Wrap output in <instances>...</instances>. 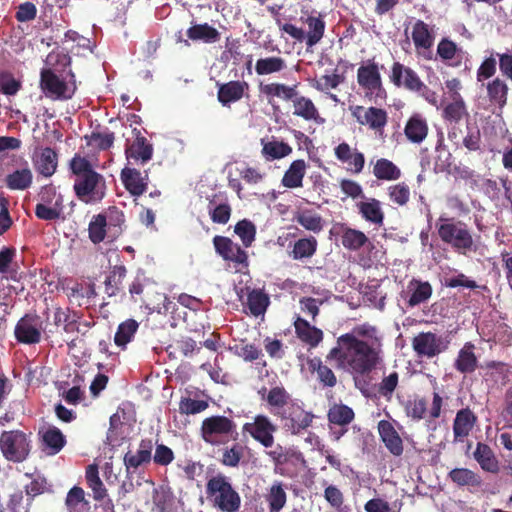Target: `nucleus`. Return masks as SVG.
<instances>
[{"instance_id":"22","label":"nucleus","mask_w":512,"mask_h":512,"mask_svg":"<svg viewBox=\"0 0 512 512\" xmlns=\"http://www.w3.org/2000/svg\"><path fill=\"white\" fill-rule=\"evenodd\" d=\"M153 448L152 439H142L136 452L128 451L123 458L127 472H135L140 466L149 464L152 460Z\"/></svg>"},{"instance_id":"6","label":"nucleus","mask_w":512,"mask_h":512,"mask_svg":"<svg viewBox=\"0 0 512 512\" xmlns=\"http://www.w3.org/2000/svg\"><path fill=\"white\" fill-rule=\"evenodd\" d=\"M236 432V423L224 415H214L205 418L200 427L202 440L212 446L222 443V438H228Z\"/></svg>"},{"instance_id":"53","label":"nucleus","mask_w":512,"mask_h":512,"mask_svg":"<svg viewBox=\"0 0 512 512\" xmlns=\"http://www.w3.org/2000/svg\"><path fill=\"white\" fill-rule=\"evenodd\" d=\"M287 67L286 61L278 56L259 58L255 64V72L259 76L278 73Z\"/></svg>"},{"instance_id":"28","label":"nucleus","mask_w":512,"mask_h":512,"mask_svg":"<svg viewBox=\"0 0 512 512\" xmlns=\"http://www.w3.org/2000/svg\"><path fill=\"white\" fill-rule=\"evenodd\" d=\"M293 325L297 338L311 348L317 347L323 340V331L300 316L295 319Z\"/></svg>"},{"instance_id":"49","label":"nucleus","mask_w":512,"mask_h":512,"mask_svg":"<svg viewBox=\"0 0 512 512\" xmlns=\"http://www.w3.org/2000/svg\"><path fill=\"white\" fill-rule=\"evenodd\" d=\"M126 274L127 269L124 265H115L110 273L106 276L104 286L105 293L109 297L116 296L119 293Z\"/></svg>"},{"instance_id":"17","label":"nucleus","mask_w":512,"mask_h":512,"mask_svg":"<svg viewBox=\"0 0 512 512\" xmlns=\"http://www.w3.org/2000/svg\"><path fill=\"white\" fill-rule=\"evenodd\" d=\"M213 244L217 254L224 260L233 262L242 268L248 267L247 252L230 238L216 235L213 238Z\"/></svg>"},{"instance_id":"33","label":"nucleus","mask_w":512,"mask_h":512,"mask_svg":"<svg viewBox=\"0 0 512 512\" xmlns=\"http://www.w3.org/2000/svg\"><path fill=\"white\" fill-rule=\"evenodd\" d=\"M473 456L482 470L493 474L499 472V461L488 444L482 442L477 443Z\"/></svg>"},{"instance_id":"41","label":"nucleus","mask_w":512,"mask_h":512,"mask_svg":"<svg viewBox=\"0 0 512 512\" xmlns=\"http://www.w3.org/2000/svg\"><path fill=\"white\" fill-rule=\"evenodd\" d=\"M269 512H280L287 503V493L282 482H274L265 494Z\"/></svg>"},{"instance_id":"52","label":"nucleus","mask_w":512,"mask_h":512,"mask_svg":"<svg viewBox=\"0 0 512 512\" xmlns=\"http://www.w3.org/2000/svg\"><path fill=\"white\" fill-rule=\"evenodd\" d=\"M42 442L49 454L55 455L65 446L66 439L59 428L52 426L42 433Z\"/></svg>"},{"instance_id":"30","label":"nucleus","mask_w":512,"mask_h":512,"mask_svg":"<svg viewBox=\"0 0 512 512\" xmlns=\"http://www.w3.org/2000/svg\"><path fill=\"white\" fill-rule=\"evenodd\" d=\"M475 345L472 342H466L458 352L454 362V368L462 374L473 373L478 366V359L475 355Z\"/></svg>"},{"instance_id":"51","label":"nucleus","mask_w":512,"mask_h":512,"mask_svg":"<svg viewBox=\"0 0 512 512\" xmlns=\"http://www.w3.org/2000/svg\"><path fill=\"white\" fill-rule=\"evenodd\" d=\"M260 91L267 97L269 103L274 97L289 101L296 94V85L288 86L283 83H269L266 85H261Z\"/></svg>"},{"instance_id":"21","label":"nucleus","mask_w":512,"mask_h":512,"mask_svg":"<svg viewBox=\"0 0 512 512\" xmlns=\"http://www.w3.org/2000/svg\"><path fill=\"white\" fill-rule=\"evenodd\" d=\"M248 82L233 80L227 83L218 84L217 99L224 107L231 103L240 101L249 91Z\"/></svg>"},{"instance_id":"26","label":"nucleus","mask_w":512,"mask_h":512,"mask_svg":"<svg viewBox=\"0 0 512 512\" xmlns=\"http://www.w3.org/2000/svg\"><path fill=\"white\" fill-rule=\"evenodd\" d=\"M136 133L135 140L126 146L125 155L128 161L134 160L145 164L150 161L153 156V146L147 139L141 135L140 131L134 129Z\"/></svg>"},{"instance_id":"23","label":"nucleus","mask_w":512,"mask_h":512,"mask_svg":"<svg viewBox=\"0 0 512 512\" xmlns=\"http://www.w3.org/2000/svg\"><path fill=\"white\" fill-rule=\"evenodd\" d=\"M145 174L136 168L124 167L121 170L120 178L125 189L134 197L143 195L148 187V173Z\"/></svg>"},{"instance_id":"5","label":"nucleus","mask_w":512,"mask_h":512,"mask_svg":"<svg viewBox=\"0 0 512 512\" xmlns=\"http://www.w3.org/2000/svg\"><path fill=\"white\" fill-rule=\"evenodd\" d=\"M357 83L364 91L365 97L373 102L387 98L378 64L374 59L368 60L357 70Z\"/></svg>"},{"instance_id":"10","label":"nucleus","mask_w":512,"mask_h":512,"mask_svg":"<svg viewBox=\"0 0 512 512\" xmlns=\"http://www.w3.org/2000/svg\"><path fill=\"white\" fill-rule=\"evenodd\" d=\"M277 430V425L264 414H257L253 417L251 422H246L242 426L243 433L249 434L254 441L258 442L266 449L274 446V434Z\"/></svg>"},{"instance_id":"2","label":"nucleus","mask_w":512,"mask_h":512,"mask_svg":"<svg viewBox=\"0 0 512 512\" xmlns=\"http://www.w3.org/2000/svg\"><path fill=\"white\" fill-rule=\"evenodd\" d=\"M206 498L217 512H240L242 498L230 477L217 473L208 478L205 485Z\"/></svg>"},{"instance_id":"20","label":"nucleus","mask_w":512,"mask_h":512,"mask_svg":"<svg viewBox=\"0 0 512 512\" xmlns=\"http://www.w3.org/2000/svg\"><path fill=\"white\" fill-rule=\"evenodd\" d=\"M380 440L386 449L395 457L403 454L404 444L393 423L388 420H380L377 425Z\"/></svg>"},{"instance_id":"13","label":"nucleus","mask_w":512,"mask_h":512,"mask_svg":"<svg viewBox=\"0 0 512 512\" xmlns=\"http://www.w3.org/2000/svg\"><path fill=\"white\" fill-rule=\"evenodd\" d=\"M277 418L292 434H298L311 426L314 415L293 401Z\"/></svg>"},{"instance_id":"32","label":"nucleus","mask_w":512,"mask_h":512,"mask_svg":"<svg viewBox=\"0 0 512 512\" xmlns=\"http://www.w3.org/2000/svg\"><path fill=\"white\" fill-rule=\"evenodd\" d=\"M5 184L10 190H26L33 182V173L27 162L22 168L16 169L5 177Z\"/></svg>"},{"instance_id":"58","label":"nucleus","mask_w":512,"mask_h":512,"mask_svg":"<svg viewBox=\"0 0 512 512\" xmlns=\"http://www.w3.org/2000/svg\"><path fill=\"white\" fill-rule=\"evenodd\" d=\"M107 221L104 214H97L93 216L89 223L88 232L89 238L94 244L102 242L107 233Z\"/></svg>"},{"instance_id":"63","label":"nucleus","mask_w":512,"mask_h":512,"mask_svg":"<svg viewBox=\"0 0 512 512\" xmlns=\"http://www.w3.org/2000/svg\"><path fill=\"white\" fill-rule=\"evenodd\" d=\"M209 404L205 400H195L189 397L181 398L179 402V412L185 415H193L203 412Z\"/></svg>"},{"instance_id":"46","label":"nucleus","mask_w":512,"mask_h":512,"mask_svg":"<svg viewBox=\"0 0 512 512\" xmlns=\"http://www.w3.org/2000/svg\"><path fill=\"white\" fill-rule=\"evenodd\" d=\"M308 26L307 34L305 35V42L307 47H313L324 36L325 21L319 16H308L304 21Z\"/></svg>"},{"instance_id":"39","label":"nucleus","mask_w":512,"mask_h":512,"mask_svg":"<svg viewBox=\"0 0 512 512\" xmlns=\"http://www.w3.org/2000/svg\"><path fill=\"white\" fill-rule=\"evenodd\" d=\"M85 480L88 488L92 490L95 501L101 502L108 496L107 489L99 477V469L96 464H90L86 467Z\"/></svg>"},{"instance_id":"1","label":"nucleus","mask_w":512,"mask_h":512,"mask_svg":"<svg viewBox=\"0 0 512 512\" xmlns=\"http://www.w3.org/2000/svg\"><path fill=\"white\" fill-rule=\"evenodd\" d=\"M383 334L368 322L356 325L337 337L336 346L326 355L338 369L352 375L355 382L369 376L384 361Z\"/></svg>"},{"instance_id":"4","label":"nucleus","mask_w":512,"mask_h":512,"mask_svg":"<svg viewBox=\"0 0 512 512\" xmlns=\"http://www.w3.org/2000/svg\"><path fill=\"white\" fill-rule=\"evenodd\" d=\"M439 221L443 223L437 225V231L444 243L463 254L473 249V237L464 222L442 217L439 218Z\"/></svg>"},{"instance_id":"18","label":"nucleus","mask_w":512,"mask_h":512,"mask_svg":"<svg viewBox=\"0 0 512 512\" xmlns=\"http://www.w3.org/2000/svg\"><path fill=\"white\" fill-rule=\"evenodd\" d=\"M412 40L418 56L432 60V47L434 44L435 36L429 25L423 20H417L412 29Z\"/></svg>"},{"instance_id":"36","label":"nucleus","mask_w":512,"mask_h":512,"mask_svg":"<svg viewBox=\"0 0 512 512\" xmlns=\"http://www.w3.org/2000/svg\"><path fill=\"white\" fill-rule=\"evenodd\" d=\"M451 97L452 101L443 107L442 118L450 123H459L468 115L466 104L459 92H454Z\"/></svg>"},{"instance_id":"47","label":"nucleus","mask_w":512,"mask_h":512,"mask_svg":"<svg viewBox=\"0 0 512 512\" xmlns=\"http://www.w3.org/2000/svg\"><path fill=\"white\" fill-rule=\"evenodd\" d=\"M261 142L263 145L261 153L268 161L282 159L292 153V147L283 141L272 140L264 142L262 139Z\"/></svg>"},{"instance_id":"43","label":"nucleus","mask_w":512,"mask_h":512,"mask_svg":"<svg viewBox=\"0 0 512 512\" xmlns=\"http://www.w3.org/2000/svg\"><path fill=\"white\" fill-rule=\"evenodd\" d=\"M330 424L347 427L355 418L353 409L345 404H333L327 413Z\"/></svg>"},{"instance_id":"44","label":"nucleus","mask_w":512,"mask_h":512,"mask_svg":"<svg viewBox=\"0 0 512 512\" xmlns=\"http://www.w3.org/2000/svg\"><path fill=\"white\" fill-rule=\"evenodd\" d=\"M186 34L192 41H203L205 43H215L220 39L219 31L208 23L195 24L187 30Z\"/></svg>"},{"instance_id":"16","label":"nucleus","mask_w":512,"mask_h":512,"mask_svg":"<svg viewBox=\"0 0 512 512\" xmlns=\"http://www.w3.org/2000/svg\"><path fill=\"white\" fill-rule=\"evenodd\" d=\"M330 234L339 236L342 246L348 251H359L371 245V241L363 231L348 227L345 223L335 224Z\"/></svg>"},{"instance_id":"14","label":"nucleus","mask_w":512,"mask_h":512,"mask_svg":"<svg viewBox=\"0 0 512 512\" xmlns=\"http://www.w3.org/2000/svg\"><path fill=\"white\" fill-rule=\"evenodd\" d=\"M101 181L103 177L96 171L76 178L73 186L76 196L86 203L102 199L104 192L98 189Z\"/></svg>"},{"instance_id":"60","label":"nucleus","mask_w":512,"mask_h":512,"mask_svg":"<svg viewBox=\"0 0 512 512\" xmlns=\"http://www.w3.org/2000/svg\"><path fill=\"white\" fill-rule=\"evenodd\" d=\"M296 221L308 231L319 233L323 229V219L318 214H312L309 211L297 215Z\"/></svg>"},{"instance_id":"7","label":"nucleus","mask_w":512,"mask_h":512,"mask_svg":"<svg viewBox=\"0 0 512 512\" xmlns=\"http://www.w3.org/2000/svg\"><path fill=\"white\" fill-rule=\"evenodd\" d=\"M349 110L360 126L366 127L376 136L383 137L389 119L388 112L385 109L376 106L352 105Z\"/></svg>"},{"instance_id":"8","label":"nucleus","mask_w":512,"mask_h":512,"mask_svg":"<svg viewBox=\"0 0 512 512\" xmlns=\"http://www.w3.org/2000/svg\"><path fill=\"white\" fill-rule=\"evenodd\" d=\"M0 449L6 460L15 463L23 462L30 452L27 435L20 430L2 432Z\"/></svg>"},{"instance_id":"25","label":"nucleus","mask_w":512,"mask_h":512,"mask_svg":"<svg viewBox=\"0 0 512 512\" xmlns=\"http://www.w3.org/2000/svg\"><path fill=\"white\" fill-rule=\"evenodd\" d=\"M334 153L336 158L348 165V170L354 174H360L365 165V156L357 149H352L346 142L340 143L335 147Z\"/></svg>"},{"instance_id":"34","label":"nucleus","mask_w":512,"mask_h":512,"mask_svg":"<svg viewBox=\"0 0 512 512\" xmlns=\"http://www.w3.org/2000/svg\"><path fill=\"white\" fill-rule=\"evenodd\" d=\"M306 167V162L303 159L294 160L282 177V185L289 189L302 187Z\"/></svg>"},{"instance_id":"11","label":"nucleus","mask_w":512,"mask_h":512,"mask_svg":"<svg viewBox=\"0 0 512 512\" xmlns=\"http://www.w3.org/2000/svg\"><path fill=\"white\" fill-rule=\"evenodd\" d=\"M43 321L36 313H26L15 325L14 336L18 343L32 345L40 343Z\"/></svg>"},{"instance_id":"62","label":"nucleus","mask_w":512,"mask_h":512,"mask_svg":"<svg viewBox=\"0 0 512 512\" xmlns=\"http://www.w3.org/2000/svg\"><path fill=\"white\" fill-rule=\"evenodd\" d=\"M214 200H209V215L214 223L226 224L231 216V207L228 203H221L216 206Z\"/></svg>"},{"instance_id":"9","label":"nucleus","mask_w":512,"mask_h":512,"mask_svg":"<svg viewBox=\"0 0 512 512\" xmlns=\"http://www.w3.org/2000/svg\"><path fill=\"white\" fill-rule=\"evenodd\" d=\"M443 398L438 392H433L431 407L427 408V400L424 397L415 396L408 399L405 403L404 410L408 418L413 421L428 419L433 421L441 416L443 407Z\"/></svg>"},{"instance_id":"35","label":"nucleus","mask_w":512,"mask_h":512,"mask_svg":"<svg viewBox=\"0 0 512 512\" xmlns=\"http://www.w3.org/2000/svg\"><path fill=\"white\" fill-rule=\"evenodd\" d=\"M293 103V115L301 117L306 121H317L319 118V112L315 104L310 98L302 96L296 90L295 96L290 99Z\"/></svg>"},{"instance_id":"12","label":"nucleus","mask_w":512,"mask_h":512,"mask_svg":"<svg viewBox=\"0 0 512 512\" xmlns=\"http://www.w3.org/2000/svg\"><path fill=\"white\" fill-rule=\"evenodd\" d=\"M411 344L417 356L428 359L438 356L448 348V342L432 332H420L414 336Z\"/></svg>"},{"instance_id":"27","label":"nucleus","mask_w":512,"mask_h":512,"mask_svg":"<svg viewBox=\"0 0 512 512\" xmlns=\"http://www.w3.org/2000/svg\"><path fill=\"white\" fill-rule=\"evenodd\" d=\"M428 132V122L426 118L419 113H415L409 117L404 127L405 137L413 144H421L427 138Z\"/></svg>"},{"instance_id":"64","label":"nucleus","mask_w":512,"mask_h":512,"mask_svg":"<svg viewBox=\"0 0 512 512\" xmlns=\"http://www.w3.org/2000/svg\"><path fill=\"white\" fill-rule=\"evenodd\" d=\"M399 383V374L396 371L384 376L378 385V393L390 400Z\"/></svg>"},{"instance_id":"42","label":"nucleus","mask_w":512,"mask_h":512,"mask_svg":"<svg viewBox=\"0 0 512 512\" xmlns=\"http://www.w3.org/2000/svg\"><path fill=\"white\" fill-rule=\"evenodd\" d=\"M67 512H89L90 502L85 497L83 488L73 486L67 493L65 499Z\"/></svg>"},{"instance_id":"50","label":"nucleus","mask_w":512,"mask_h":512,"mask_svg":"<svg viewBox=\"0 0 512 512\" xmlns=\"http://www.w3.org/2000/svg\"><path fill=\"white\" fill-rule=\"evenodd\" d=\"M373 175L378 180L393 181L401 177V170L389 159H378L373 167Z\"/></svg>"},{"instance_id":"57","label":"nucleus","mask_w":512,"mask_h":512,"mask_svg":"<svg viewBox=\"0 0 512 512\" xmlns=\"http://www.w3.org/2000/svg\"><path fill=\"white\" fill-rule=\"evenodd\" d=\"M107 221L108 232L112 238H117L122 232L125 225V215L122 210L115 206L109 207L105 215Z\"/></svg>"},{"instance_id":"29","label":"nucleus","mask_w":512,"mask_h":512,"mask_svg":"<svg viewBox=\"0 0 512 512\" xmlns=\"http://www.w3.org/2000/svg\"><path fill=\"white\" fill-rule=\"evenodd\" d=\"M307 364L310 372L316 374V380L322 388H334L337 385L336 374L320 357L308 359Z\"/></svg>"},{"instance_id":"38","label":"nucleus","mask_w":512,"mask_h":512,"mask_svg":"<svg viewBox=\"0 0 512 512\" xmlns=\"http://www.w3.org/2000/svg\"><path fill=\"white\" fill-rule=\"evenodd\" d=\"M58 166V154L50 148L45 147L42 149L40 155L35 160L36 170L44 177H51Z\"/></svg>"},{"instance_id":"55","label":"nucleus","mask_w":512,"mask_h":512,"mask_svg":"<svg viewBox=\"0 0 512 512\" xmlns=\"http://www.w3.org/2000/svg\"><path fill=\"white\" fill-rule=\"evenodd\" d=\"M508 90L507 84L499 78L494 79L487 85L489 100L500 108H503L507 103Z\"/></svg>"},{"instance_id":"54","label":"nucleus","mask_w":512,"mask_h":512,"mask_svg":"<svg viewBox=\"0 0 512 512\" xmlns=\"http://www.w3.org/2000/svg\"><path fill=\"white\" fill-rule=\"evenodd\" d=\"M139 323L134 319H127L120 323L114 336V342L118 347H125L132 341L137 332Z\"/></svg>"},{"instance_id":"56","label":"nucleus","mask_w":512,"mask_h":512,"mask_svg":"<svg viewBox=\"0 0 512 512\" xmlns=\"http://www.w3.org/2000/svg\"><path fill=\"white\" fill-rule=\"evenodd\" d=\"M448 477L458 486H478L481 483L479 475L468 468H454Z\"/></svg>"},{"instance_id":"24","label":"nucleus","mask_w":512,"mask_h":512,"mask_svg":"<svg viewBox=\"0 0 512 512\" xmlns=\"http://www.w3.org/2000/svg\"><path fill=\"white\" fill-rule=\"evenodd\" d=\"M477 420L476 414L469 407L458 410L452 426L454 442H463L473 430Z\"/></svg>"},{"instance_id":"37","label":"nucleus","mask_w":512,"mask_h":512,"mask_svg":"<svg viewBox=\"0 0 512 512\" xmlns=\"http://www.w3.org/2000/svg\"><path fill=\"white\" fill-rule=\"evenodd\" d=\"M408 289L411 292L407 301L409 307H415L428 301L433 292V288L429 282L417 279H412L409 282Z\"/></svg>"},{"instance_id":"48","label":"nucleus","mask_w":512,"mask_h":512,"mask_svg":"<svg viewBox=\"0 0 512 512\" xmlns=\"http://www.w3.org/2000/svg\"><path fill=\"white\" fill-rule=\"evenodd\" d=\"M318 241L314 236L301 238L297 240L290 252L294 260L311 258L317 251Z\"/></svg>"},{"instance_id":"45","label":"nucleus","mask_w":512,"mask_h":512,"mask_svg":"<svg viewBox=\"0 0 512 512\" xmlns=\"http://www.w3.org/2000/svg\"><path fill=\"white\" fill-rule=\"evenodd\" d=\"M246 447L239 442H234L230 446L222 449L220 463L229 468H237L241 464L245 456Z\"/></svg>"},{"instance_id":"19","label":"nucleus","mask_w":512,"mask_h":512,"mask_svg":"<svg viewBox=\"0 0 512 512\" xmlns=\"http://www.w3.org/2000/svg\"><path fill=\"white\" fill-rule=\"evenodd\" d=\"M389 78L396 87H402L411 92L417 91L423 82L412 68L400 62L392 64Z\"/></svg>"},{"instance_id":"40","label":"nucleus","mask_w":512,"mask_h":512,"mask_svg":"<svg viewBox=\"0 0 512 512\" xmlns=\"http://www.w3.org/2000/svg\"><path fill=\"white\" fill-rule=\"evenodd\" d=\"M269 304L270 297L263 289L248 288L246 305L253 316L258 317L263 315Z\"/></svg>"},{"instance_id":"61","label":"nucleus","mask_w":512,"mask_h":512,"mask_svg":"<svg viewBox=\"0 0 512 512\" xmlns=\"http://www.w3.org/2000/svg\"><path fill=\"white\" fill-rule=\"evenodd\" d=\"M234 231L240 237L245 247H250L255 240L256 227L247 219L237 222Z\"/></svg>"},{"instance_id":"3","label":"nucleus","mask_w":512,"mask_h":512,"mask_svg":"<svg viewBox=\"0 0 512 512\" xmlns=\"http://www.w3.org/2000/svg\"><path fill=\"white\" fill-rule=\"evenodd\" d=\"M40 88L48 98L70 100L77 91L75 73L69 69L65 74H57L51 67L43 68L40 72Z\"/></svg>"},{"instance_id":"31","label":"nucleus","mask_w":512,"mask_h":512,"mask_svg":"<svg viewBox=\"0 0 512 512\" xmlns=\"http://www.w3.org/2000/svg\"><path fill=\"white\" fill-rule=\"evenodd\" d=\"M358 213L367 222L381 226L384 222V212L381 207V202L376 198H366L365 201H360L356 204Z\"/></svg>"},{"instance_id":"15","label":"nucleus","mask_w":512,"mask_h":512,"mask_svg":"<svg viewBox=\"0 0 512 512\" xmlns=\"http://www.w3.org/2000/svg\"><path fill=\"white\" fill-rule=\"evenodd\" d=\"M258 395L266 402L269 412L275 417L294 401L283 385H276L270 389L262 387L258 390Z\"/></svg>"},{"instance_id":"59","label":"nucleus","mask_w":512,"mask_h":512,"mask_svg":"<svg viewBox=\"0 0 512 512\" xmlns=\"http://www.w3.org/2000/svg\"><path fill=\"white\" fill-rule=\"evenodd\" d=\"M387 193L390 201L398 206H405L410 200V188L405 182L389 186Z\"/></svg>"}]
</instances>
